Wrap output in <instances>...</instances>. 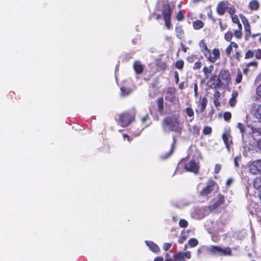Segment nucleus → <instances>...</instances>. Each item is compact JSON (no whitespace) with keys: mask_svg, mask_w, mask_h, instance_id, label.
I'll return each mask as SVG.
<instances>
[{"mask_svg":"<svg viewBox=\"0 0 261 261\" xmlns=\"http://www.w3.org/2000/svg\"><path fill=\"white\" fill-rule=\"evenodd\" d=\"M162 127L165 132H174L181 134L182 125L180 124L177 116H171L165 118L162 122Z\"/></svg>","mask_w":261,"mask_h":261,"instance_id":"nucleus-1","label":"nucleus"},{"mask_svg":"<svg viewBox=\"0 0 261 261\" xmlns=\"http://www.w3.org/2000/svg\"><path fill=\"white\" fill-rule=\"evenodd\" d=\"M224 196L219 194L210 202L207 207L210 212H218L224 207Z\"/></svg>","mask_w":261,"mask_h":261,"instance_id":"nucleus-2","label":"nucleus"},{"mask_svg":"<svg viewBox=\"0 0 261 261\" xmlns=\"http://www.w3.org/2000/svg\"><path fill=\"white\" fill-rule=\"evenodd\" d=\"M206 250L212 254L216 256L231 255V250L230 248L227 247L210 246L206 248Z\"/></svg>","mask_w":261,"mask_h":261,"instance_id":"nucleus-3","label":"nucleus"},{"mask_svg":"<svg viewBox=\"0 0 261 261\" xmlns=\"http://www.w3.org/2000/svg\"><path fill=\"white\" fill-rule=\"evenodd\" d=\"M219 189L217 184L213 180H210L206 186L200 192V195L204 197H210L216 193Z\"/></svg>","mask_w":261,"mask_h":261,"instance_id":"nucleus-4","label":"nucleus"},{"mask_svg":"<svg viewBox=\"0 0 261 261\" xmlns=\"http://www.w3.org/2000/svg\"><path fill=\"white\" fill-rule=\"evenodd\" d=\"M134 119V116L128 113L121 114L116 118L118 124L122 127L127 126Z\"/></svg>","mask_w":261,"mask_h":261,"instance_id":"nucleus-5","label":"nucleus"},{"mask_svg":"<svg viewBox=\"0 0 261 261\" xmlns=\"http://www.w3.org/2000/svg\"><path fill=\"white\" fill-rule=\"evenodd\" d=\"M162 13L163 17L165 20L166 27L169 29L170 28V18H171V8L169 4L167 2H164L162 5Z\"/></svg>","mask_w":261,"mask_h":261,"instance_id":"nucleus-6","label":"nucleus"},{"mask_svg":"<svg viewBox=\"0 0 261 261\" xmlns=\"http://www.w3.org/2000/svg\"><path fill=\"white\" fill-rule=\"evenodd\" d=\"M210 211L207 207H197L191 212V217L196 219H201L210 214Z\"/></svg>","mask_w":261,"mask_h":261,"instance_id":"nucleus-7","label":"nucleus"},{"mask_svg":"<svg viewBox=\"0 0 261 261\" xmlns=\"http://www.w3.org/2000/svg\"><path fill=\"white\" fill-rule=\"evenodd\" d=\"M191 257V254L190 251L179 252L175 253L173 257L169 256L167 254L165 261H185V258L190 259Z\"/></svg>","mask_w":261,"mask_h":261,"instance_id":"nucleus-8","label":"nucleus"},{"mask_svg":"<svg viewBox=\"0 0 261 261\" xmlns=\"http://www.w3.org/2000/svg\"><path fill=\"white\" fill-rule=\"evenodd\" d=\"M227 223V220L221 218L216 221L212 222V231L215 233L222 232L224 231V227Z\"/></svg>","mask_w":261,"mask_h":261,"instance_id":"nucleus-9","label":"nucleus"},{"mask_svg":"<svg viewBox=\"0 0 261 261\" xmlns=\"http://www.w3.org/2000/svg\"><path fill=\"white\" fill-rule=\"evenodd\" d=\"M184 166L186 170L188 171H191L193 173H197L199 166V163L197 162L195 160H191L188 163L185 164L184 161L182 160L178 165V168Z\"/></svg>","mask_w":261,"mask_h":261,"instance_id":"nucleus-10","label":"nucleus"},{"mask_svg":"<svg viewBox=\"0 0 261 261\" xmlns=\"http://www.w3.org/2000/svg\"><path fill=\"white\" fill-rule=\"evenodd\" d=\"M250 172L252 174L261 173V160L253 162L249 165Z\"/></svg>","mask_w":261,"mask_h":261,"instance_id":"nucleus-11","label":"nucleus"},{"mask_svg":"<svg viewBox=\"0 0 261 261\" xmlns=\"http://www.w3.org/2000/svg\"><path fill=\"white\" fill-rule=\"evenodd\" d=\"M220 53L219 50L217 48H214L212 53H211V50H210L208 53H207L205 57L209 62L214 63L220 58Z\"/></svg>","mask_w":261,"mask_h":261,"instance_id":"nucleus-12","label":"nucleus"},{"mask_svg":"<svg viewBox=\"0 0 261 261\" xmlns=\"http://www.w3.org/2000/svg\"><path fill=\"white\" fill-rule=\"evenodd\" d=\"M176 90L174 88H168L165 93V98L167 101L170 102H175L176 98L175 97Z\"/></svg>","mask_w":261,"mask_h":261,"instance_id":"nucleus-13","label":"nucleus"},{"mask_svg":"<svg viewBox=\"0 0 261 261\" xmlns=\"http://www.w3.org/2000/svg\"><path fill=\"white\" fill-rule=\"evenodd\" d=\"M230 3L227 1L220 2L217 7V12L220 15H223L227 11Z\"/></svg>","mask_w":261,"mask_h":261,"instance_id":"nucleus-14","label":"nucleus"},{"mask_svg":"<svg viewBox=\"0 0 261 261\" xmlns=\"http://www.w3.org/2000/svg\"><path fill=\"white\" fill-rule=\"evenodd\" d=\"M223 140L228 150H230V145L232 143V139L229 130L225 131L222 136Z\"/></svg>","mask_w":261,"mask_h":261,"instance_id":"nucleus-15","label":"nucleus"},{"mask_svg":"<svg viewBox=\"0 0 261 261\" xmlns=\"http://www.w3.org/2000/svg\"><path fill=\"white\" fill-rule=\"evenodd\" d=\"M145 243L149 249L153 252L157 253L160 252V249L159 247L153 242L151 241H145Z\"/></svg>","mask_w":261,"mask_h":261,"instance_id":"nucleus-16","label":"nucleus"},{"mask_svg":"<svg viewBox=\"0 0 261 261\" xmlns=\"http://www.w3.org/2000/svg\"><path fill=\"white\" fill-rule=\"evenodd\" d=\"M253 114L254 117L261 122V105L254 108Z\"/></svg>","mask_w":261,"mask_h":261,"instance_id":"nucleus-17","label":"nucleus"},{"mask_svg":"<svg viewBox=\"0 0 261 261\" xmlns=\"http://www.w3.org/2000/svg\"><path fill=\"white\" fill-rule=\"evenodd\" d=\"M149 117L148 114H146L141 117L142 123L144 125L143 128L147 127L150 125V123L149 122Z\"/></svg>","mask_w":261,"mask_h":261,"instance_id":"nucleus-18","label":"nucleus"},{"mask_svg":"<svg viewBox=\"0 0 261 261\" xmlns=\"http://www.w3.org/2000/svg\"><path fill=\"white\" fill-rule=\"evenodd\" d=\"M134 68L136 73H141L143 70V66L139 61H136L134 64Z\"/></svg>","mask_w":261,"mask_h":261,"instance_id":"nucleus-19","label":"nucleus"},{"mask_svg":"<svg viewBox=\"0 0 261 261\" xmlns=\"http://www.w3.org/2000/svg\"><path fill=\"white\" fill-rule=\"evenodd\" d=\"M238 94L237 92L233 91L231 94V97L229 100V105L233 107L235 106L237 100V97H238Z\"/></svg>","mask_w":261,"mask_h":261,"instance_id":"nucleus-20","label":"nucleus"},{"mask_svg":"<svg viewBox=\"0 0 261 261\" xmlns=\"http://www.w3.org/2000/svg\"><path fill=\"white\" fill-rule=\"evenodd\" d=\"M232 47L237 48L238 47V45L236 43L231 42L229 46L226 49V53L227 56H230L232 50Z\"/></svg>","mask_w":261,"mask_h":261,"instance_id":"nucleus-21","label":"nucleus"},{"mask_svg":"<svg viewBox=\"0 0 261 261\" xmlns=\"http://www.w3.org/2000/svg\"><path fill=\"white\" fill-rule=\"evenodd\" d=\"M254 187L261 192V176L257 177L255 178L253 182Z\"/></svg>","mask_w":261,"mask_h":261,"instance_id":"nucleus-22","label":"nucleus"},{"mask_svg":"<svg viewBox=\"0 0 261 261\" xmlns=\"http://www.w3.org/2000/svg\"><path fill=\"white\" fill-rule=\"evenodd\" d=\"M259 4L256 0H253L249 3V8L252 10H257L259 8Z\"/></svg>","mask_w":261,"mask_h":261,"instance_id":"nucleus-23","label":"nucleus"},{"mask_svg":"<svg viewBox=\"0 0 261 261\" xmlns=\"http://www.w3.org/2000/svg\"><path fill=\"white\" fill-rule=\"evenodd\" d=\"M199 46L201 48V50L204 55V56H205L206 54H207V53H208L210 50L207 48L206 44L203 40L200 42Z\"/></svg>","mask_w":261,"mask_h":261,"instance_id":"nucleus-24","label":"nucleus"},{"mask_svg":"<svg viewBox=\"0 0 261 261\" xmlns=\"http://www.w3.org/2000/svg\"><path fill=\"white\" fill-rule=\"evenodd\" d=\"M207 100L206 98L203 97L202 98L200 99L199 101V105L200 107V111L201 112H203L204 110L205 109V108L207 106Z\"/></svg>","mask_w":261,"mask_h":261,"instance_id":"nucleus-25","label":"nucleus"},{"mask_svg":"<svg viewBox=\"0 0 261 261\" xmlns=\"http://www.w3.org/2000/svg\"><path fill=\"white\" fill-rule=\"evenodd\" d=\"M193 28L196 30H198L203 27V23L201 20H196L193 23Z\"/></svg>","mask_w":261,"mask_h":261,"instance_id":"nucleus-26","label":"nucleus"},{"mask_svg":"<svg viewBox=\"0 0 261 261\" xmlns=\"http://www.w3.org/2000/svg\"><path fill=\"white\" fill-rule=\"evenodd\" d=\"M214 69V66L213 65H210L209 66H205L203 68V71L205 75V76L207 77L208 74L212 72V71Z\"/></svg>","mask_w":261,"mask_h":261,"instance_id":"nucleus-27","label":"nucleus"},{"mask_svg":"<svg viewBox=\"0 0 261 261\" xmlns=\"http://www.w3.org/2000/svg\"><path fill=\"white\" fill-rule=\"evenodd\" d=\"M186 112L187 116L190 118V119H189V121H192L193 119V116L194 114V111L191 108H187L186 109Z\"/></svg>","mask_w":261,"mask_h":261,"instance_id":"nucleus-28","label":"nucleus"},{"mask_svg":"<svg viewBox=\"0 0 261 261\" xmlns=\"http://www.w3.org/2000/svg\"><path fill=\"white\" fill-rule=\"evenodd\" d=\"M212 233L211 238L213 241L215 242H218L220 239V235L219 233H215L213 231L211 232Z\"/></svg>","mask_w":261,"mask_h":261,"instance_id":"nucleus-29","label":"nucleus"},{"mask_svg":"<svg viewBox=\"0 0 261 261\" xmlns=\"http://www.w3.org/2000/svg\"><path fill=\"white\" fill-rule=\"evenodd\" d=\"M121 94L123 96H126L130 93L132 90L129 88H126L125 87L121 88Z\"/></svg>","mask_w":261,"mask_h":261,"instance_id":"nucleus-30","label":"nucleus"},{"mask_svg":"<svg viewBox=\"0 0 261 261\" xmlns=\"http://www.w3.org/2000/svg\"><path fill=\"white\" fill-rule=\"evenodd\" d=\"M227 12L231 16L234 15L236 9L234 7L230 4L227 10Z\"/></svg>","mask_w":261,"mask_h":261,"instance_id":"nucleus-31","label":"nucleus"},{"mask_svg":"<svg viewBox=\"0 0 261 261\" xmlns=\"http://www.w3.org/2000/svg\"><path fill=\"white\" fill-rule=\"evenodd\" d=\"M232 36H233V34H232V32L230 31H228L224 35V39L226 41L229 42L231 40Z\"/></svg>","mask_w":261,"mask_h":261,"instance_id":"nucleus-32","label":"nucleus"},{"mask_svg":"<svg viewBox=\"0 0 261 261\" xmlns=\"http://www.w3.org/2000/svg\"><path fill=\"white\" fill-rule=\"evenodd\" d=\"M176 32L177 37L179 38H181L183 36L184 32L181 27H178L176 28Z\"/></svg>","mask_w":261,"mask_h":261,"instance_id":"nucleus-33","label":"nucleus"},{"mask_svg":"<svg viewBox=\"0 0 261 261\" xmlns=\"http://www.w3.org/2000/svg\"><path fill=\"white\" fill-rule=\"evenodd\" d=\"M189 244L191 247H195L198 244V241L196 239H191L189 240Z\"/></svg>","mask_w":261,"mask_h":261,"instance_id":"nucleus-34","label":"nucleus"},{"mask_svg":"<svg viewBox=\"0 0 261 261\" xmlns=\"http://www.w3.org/2000/svg\"><path fill=\"white\" fill-rule=\"evenodd\" d=\"M184 64V62L182 60H178L175 63V67L179 69H181L183 68Z\"/></svg>","mask_w":261,"mask_h":261,"instance_id":"nucleus-35","label":"nucleus"},{"mask_svg":"<svg viewBox=\"0 0 261 261\" xmlns=\"http://www.w3.org/2000/svg\"><path fill=\"white\" fill-rule=\"evenodd\" d=\"M158 106L160 111H162L164 107V101L163 98H160L158 100Z\"/></svg>","mask_w":261,"mask_h":261,"instance_id":"nucleus-36","label":"nucleus"},{"mask_svg":"<svg viewBox=\"0 0 261 261\" xmlns=\"http://www.w3.org/2000/svg\"><path fill=\"white\" fill-rule=\"evenodd\" d=\"M188 225V222L185 219H180L179 222V225L181 227H186Z\"/></svg>","mask_w":261,"mask_h":261,"instance_id":"nucleus-37","label":"nucleus"},{"mask_svg":"<svg viewBox=\"0 0 261 261\" xmlns=\"http://www.w3.org/2000/svg\"><path fill=\"white\" fill-rule=\"evenodd\" d=\"M212 128L209 126H205L203 129V133L204 135H209L212 133Z\"/></svg>","mask_w":261,"mask_h":261,"instance_id":"nucleus-38","label":"nucleus"},{"mask_svg":"<svg viewBox=\"0 0 261 261\" xmlns=\"http://www.w3.org/2000/svg\"><path fill=\"white\" fill-rule=\"evenodd\" d=\"M242 79V72L240 71L238 72V74L237 77L236 78V82L237 83H240Z\"/></svg>","mask_w":261,"mask_h":261,"instance_id":"nucleus-39","label":"nucleus"},{"mask_svg":"<svg viewBox=\"0 0 261 261\" xmlns=\"http://www.w3.org/2000/svg\"><path fill=\"white\" fill-rule=\"evenodd\" d=\"M254 56V51L251 50H248L245 54V58L249 59L252 58Z\"/></svg>","mask_w":261,"mask_h":261,"instance_id":"nucleus-40","label":"nucleus"},{"mask_svg":"<svg viewBox=\"0 0 261 261\" xmlns=\"http://www.w3.org/2000/svg\"><path fill=\"white\" fill-rule=\"evenodd\" d=\"M234 36L238 39H240L242 37L241 30H236L234 32Z\"/></svg>","mask_w":261,"mask_h":261,"instance_id":"nucleus-41","label":"nucleus"},{"mask_svg":"<svg viewBox=\"0 0 261 261\" xmlns=\"http://www.w3.org/2000/svg\"><path fill=\"white\" fill-rule=\"evenodd\" d=\"M223 117L225 120L228 121L231 119V114L229 112H225L223 115Z\"/></svg>","mask_w":261,"mask_h":261,"instance_id":"nucleus-42","label":"nucleus"},{"mask_svg":"<svg viewBox=\"0 0 261 261\" xmlns=\"http://www.w3.org/2000/svg\"><path fill=\"white\" fill-rule=\"evenodd\" d=\"M222 168V165L219 164H217L215 165L214 171L216 174H218L220 172Z\"/></svg>","mask_w":261,"mask_h":261,"instance_id":"nucleus-43","label":"nucleus"},{"mask_svg":"<svg viewBox=\"0 0 261 261\" xmlns=\"http://www.w3.org/2000/svg\"><path fill=\"white\" fill-rule=\"evenodd\" d=\"M244 29L246 32V36H249L250 35V27L249 24H245Z\"/></svg>","mask_w":261,"mask_h":261,"instance_id":"nucleus-44","label":"nucleus"},{"mask_svg":"<svg viewBox=\"0 0 261 261\" xmlns=\"http://www.w3.org/2000/svg\"><path fill=\"white\" fill-rule=\"evenodd\" d=\"M257 65V62L256 61H253L247 64V67L248 68H249L251 66H252L253 67V70L254 68H256Z\"/></svg>","mask_w":261,"mask_h":261,"instance_id":"nucleus-45","label":"nucleus"},{"mask_svg":"<svg viewBox=\"0 0 261 261\" xmlns=\"http://www.w3.org/2000/svg\"><path fill=\"white\" fill-rule=\"evenodd\" d=\"M254 55L255 57L258 59H261V50L258 49L254 51Z\"/></svg>","mask_w":261,"mask_h":261,"instance_id":"nucleus-46","label":"nucleus"},{"mask_svg":"<svg viewBox=\"0 0 261 261\" xmlns=\"http://www.w3.org/2000/svg\"><path fill=\"white\" fill-rule=\"evenodd\" d=\"M232 21L234 23H239L240 22L238 16L237 15H234L231 16Z\"/></svg>","mask_w":261,"mask_h":261,"instance_id":"nucleus-47","label":"nucleus"},{"mask_svg":"<svg viewBox=\"0 0 261 261\" xmlns=\"http://www.w3.org/2000/svg\"><path fill=\"white\" fill-rule=\"evenodd\" d=\"M237 127L240 130L241 132L242 133V136H243V133L245 132L244 126L243 125V124L241 123H238Z\"/></svg>","mask_w":261,"mask_h":261,"instance_id":"nucleus-48","label":"nucleus"},{"mask_svg":"<svg viewBox=\"0 0 261 261\" xmlns=\"http://www.w3.org/2000/svg\"><path fill=\"white\" fill-rule=\"evenodd\" d=\"M201 66H202V64L200 62H199V61L196 62L194 64V65L193 66V69H198L201 68Z\"/></svg>","mask_w":261,"mask_h":261,"instance_id":"nucleus-49","label":"nucleus"},{"mask_svg":"<svg viewBox=\"0 0 261 261\" xmlns=\"http://www.w3.org/2000/svg\"><path fill=\"white\" fill-rule=\"evenodd\" d=\"M171 245H172L171 243H165L163 245L164 250H165V251L168 250L169 249V248H170V247L171 246Z\"/></svg>","mask_w":261,"mask_h":261,"instance_id":"nucleus-50","label":"nucleus"},{"mask_svg":"<svg viewBox=\"0 0 261 261\" xmlns=\"http://www.w3.org/2000/svg\"><path fill=\"white\" fill-rule=\"evenodd\" d=\"M256 93L258 96L261 97V84L257 87Z\"/></svg>","mask_w":261,"mask_h":261,"instance_id":"nucleus-51","label":"nucleus"},{"mask_svg":"<svg viewBox=\"0 0 261 261\" xmlns=\"http://www.w3.org/2000/svg\"><path fill=\"white\" fill-rule=\"evenodd\" d=\"M240 17H241V18L242 19V22L243 23L244 25L245 24H249L248 20H247V19L245 17H244V16H243L242 15H240Z\"/></svg>","mask_w":261,"mask_h":261,"instance_id":"nucleus-52","label":"nucleus"},{"mask_svg":"<svg viewBox=\"0 0 261 261\" xmlns=\"http://www.w3.org/2000/svg\"><path fill=\"white\" fill-rule=\"evenodd\" d=\"M219 25L221 31L225 30L227 28V25L225 23H222V22H219Z\"/></svg>","mask_w":261,"mask_h":261,"instance_id":"nucleus-53","label":"nucleus"},{"mask_svg":"<svg viewBox=\"0 0 261 261\" xmlns=\"http://www.w3.org/2000/svg\"><path fill=\"white\" fill-rule=\"evenodd\" d=\"M184 15L181 12H178L176 15V18L178 20H182L184 19Z\"/></svg>","mask_w":261,"mask_h":261,"instance_id":"nucleus-54","label":"nucleus"},{"mask_svg":"<svg viewBox=\"0 0 261 261\" xmlns=\"http://www.w3.org/2000/svg\"><path fill=\"white\" fill-rule=\"evenodd\" d=\"M241 157L237 156L234 158V164L236 167L239 166V162L240 161Z\"/></svg>","mask_w":261,"mask_h":261,"instance_id":"nucleus-55","label":"nucleus"},{"mask_svg":"<svg viewBox=\"0 0 261 261\" xmlns=\"http://www.w3.org/2000/svg\"><path fill=\"white\" fill-rule=\"evenodd\" d=\"M193 133L194 134H197L198 133L199 131V128L198 126L197 125H194L193 127Z\"/></svg>","mask_w":261,"mask_h":261,"instance_id":"nucleus-56","label":"nucleus"},{"mask_svg":"<svg viewBox=\"0 0 261 261\" xmlns=\"http://www.w3.org/2000/svg\"><path fill=\"white\" fill-rule=\"evenodd\" d=\"M186 237H185V236L181 235L178 239V242L179 243H183L186 240Z\"/></svg>","mask_w":261,"mask_h":261,"instance_id":"nucleus-57","label":"nucleus"},{"mask_svg":"<svg viewBox=\"0 0 261 261\" xmlns=\"http://www.w3.org/2000/svg\"><path fill=\"white\" fill-rule=\"evenodd\" d=\"M232 181H233L232 178H228L226 181V186L227 187H229L232 184Z\"/></svg>","mask_w":261,"mask_h":261,"instance_id":"nucleus-58","label":"nucleus"},{"mask_svg":"<svg viewBox=\"0 0 261 261\" xmlns=\"http://www.w3.org/2000/svg\"><path fill=\"white\" fill-rule=\"evenodd\" d=\"M181 48L182 51H183L185 53L187 52V50L188 49V47L182 43L181 44Z\"/></svg>","mask_w":261,"mask_h":261,"instance_id":"nucleus-59","label":"nucleus"},{"mask_svg":"<svg viewBox=\"0 0 261 261\" xmlns=\"http://www.w3.org/2000/svg\"><path fill=\"white\" fill-rule=\"evenodd\" d=\"M174 77H175V82H176V84H178V82H179V75H178V73L177 72H175V74H174Z\"/></svg>","mask_w":261,"mask_h":261,"instance_id":"nucleus-60","label":"nucleus"},{"mask_svg":"<svg viewBox=\"0 0 261 261\" xmlns=\"http://www.w3.org/2000/svg\"><path fill=\"white\" fill-rule=\"evenodd\" d=\"M123 139L125 140L126 139H127L128 140V141H130V137L129 136H128L126 134H123Z\"/></svg>","mask_w":261,"mask_h":261,"instance_id":"nucleus-61","label":"nucleus"},{"mask_svg":"<svg viewBox=\"0 0 261 261\" xmlns=\"http://www.w3.org/2000/svg\"><path fill=\"white\" fill-rule=\"evenodd\" d=\"M214 105L216 106V107H218L220 105V103L219 102V100L218 99L216 98L214 100Z\"/></svg>","mask_w":261,"mask_h":261,"instance_id":"nucleus-62","label":"nucleus"},{"mask_svg":"<svg viewBox=\"0 0 261 261\" xmlns=\"http://www.w3.org/2000/svg\"><path fill=\"white\" fill-rule=\"evenodd\" d=\"M153 261H164V260L162 257L158 256L155 257Z\"/></svg>","mask_w":261,"mask_h":261,"instance_id":"nucleus-63","label":"nucleus"},{"mask_svg":"<svg viewBox=\"0 0 261 261\" xmlns=\"http://www.w3.org/2000/svg\"><path fill=\"white\" fill-rule=\"evenodd\" d=\"M257 147L258 148L261 149V139H259L257 143Z\"/></svg>","mask_w":261,"mask_h":261,"instance_id":"nucleus-64","label":"nucleus"}]
</instances>
